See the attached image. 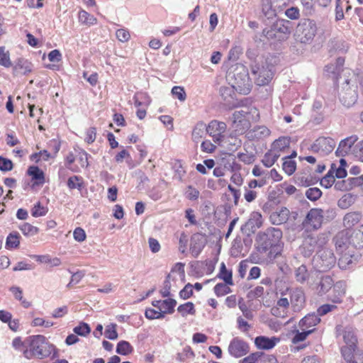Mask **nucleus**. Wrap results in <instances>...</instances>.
<instances>
[{
    "label": "nucleus",
    "mask_w": 363,
    "mask_h": 363,
    "mask_svg": "<svg viewBox=\"0 0 363 363\" xmlns=\"http://www.w3.org/2000/svg\"><path fill=\"white\" fill-rule=\"evenodd\" d=\"M251 70L255 82L259 86L268 84L274 77L273 66L267 62H257L252 65Z\"/></svg>",
    "instance_id": "obj_7"
},
{
    "label": "nucleus",
    "mask_w": 363,
    "mask_h": 363,
    "mask_svg": "<svg viewBox=\"0 0 363 363\" xmlns=\"http://www.w3.org/2000/svg\"><path fill=\"white\" fill-rule=\"evenodd\" d=\"M284 162L282 164V169L284 172L288 175L293 174L296 169V163L295 161L284 158Z\"/></svg>",
    "instance_id": "obj_48"
},
{
    "label": "nucleus",
    "mask_w": 363,
    "mask_h": 363,
    "mask_svg": "<svg viewBox=\"0 0 363 363\" xmlns=\"http://www.w3.org/2000/svg\"><path fill=\"white\" fill-rule=\"evenodd\" d=\"M350 235L351 246L356 248L363 249V225H361L359 228L354 230Z\"/></svg>",
    "instance_id": "obj_28"
},
{
    "label": "nucleus",
    "mask_w": 363,
    "mask_h": 363,
    "mask_svg": "<svg viewBox=\"0 0 363 363\" xmlns=\"http://www.w3.org/2000/svg\"><path fill=\"white\" fill-rule=\"evenodd\" d=\"M317 32L315 23L310 19H304L298 24L295 37L297 41L307 44L312 42Z\"/></svg>",
    "instance_id": "obj_6"
},
{
    "label": "nucleus",
    "mask_w": 363,
    "mask_h": 363,
    "mask_svg": "<svg viewBox=\"0 0 363 363\" xmlns=\"http://www.w3.org/2000/svg\"><path fill=\"white\" fill-rule=\"evenodd\" d=\"M259 113L256 108H245L235 111L231 117V128L237 135L245 133L251 126L252 121L257 120Z\"/></svg>",
    "instance_id": "obj_4"
},
{
    "label": "nucleus",
    "mask_w": 363,
    "mask_h": 363,
    "mask_svg": "<svg viewBox=\"0 0 363 363\" xmlns=\"http://www.w3.org/2000/svg\"><path fill=\"white\" fill-rule=\"evenodd\" d=\"M359 178H352L351 179L346 180H340L337 182H335L334 187L336 190L339 191H347L350 189V183L352 181H358Z\"/></svg>",
    "instance_id": "obj_52"
},
{
    "label": "nucleus",
    "mask_w": 363,
    "mask_h": 363,
    "mask_svg": "<svg viewBox=\"0 0 363 363\" xmlns=\"http://www.w3.org/2000/svg\"><path fill=\"white\" fill-rule=\"evenodd\" d=\"M199 191L192 186H189L185 191V196L189 200H196L199 197Z\"/></svg>",
    "instance_id": "obj_61"
},
{
    "label": "nucleus",
    "mask_w": 363,
    "mask_h": 363,
    "mask_svg": "<svg viewBox=\"0 0 363 363\" xmlns=\"http://www.w3.org/2000/svg\"><path fill=\"white\" fill-rule=\"evenodd\" d=\"M294 275L298 282L304 283L308 279L310 274L306 267L302 264L295 269Z\"/></svg>",
    "instance_id": "obj_33"
},
{
    "label": "nucleus",
    "mask_w": 363,
    "mask_h": 363,
    "mask_svg": "<svg viewBox=\"0 0 363 363\" xmlns=\"http://www.w3.org/2000/svg\"><path fill=\"white\" fill-rule=\"evenodd\" d=\"M134 104L136 107L140 106H148L150 104V99L147 94L138 93L133 97Z\"/></svg>",
    "instance_id": "obj_43"
},
{
    "label": "nucleus",
    "mask_w": 363,
    "mask_h": 363,
    "mask_svg": "<svg viewBox=\"0 0 363 363\" xmlns=\"http://www.w3.org/2000/svg\"><path fill=\"white\" fill-rule=\"evenodd\" d=\"M322 195L321 191L316 187L310 188L306 192V197L311 201H316Z\"/></svg>",
    "instance_id": "obj_58"
},
{
    "label": "nucleus",
    "mask_w": 363,
    "mask_h": 363,
    "mask_svg": "<svg viewBox=\"0 0 363 363\" xmlns=\"http://www.w3.org/2000/svg\"><path fill=\"white\" fill-rule=\"evenodd\" d=\"M238 305L245 318L248 320H252L253 318L252 311L248 308L242 298H240L238 300Z\"/></svg>",
    "instance_id": "obj_51"
},
{
    "label": "nucleus",
    "mask_w": 363,
    "mask_h": 363,
    "mask_svg": "<svg viewBox=\"0 0 363 363\" xmlns=\"http://www.w3.org/2000/svg\"><path fill=\"white\" fill-rule=\"evenodd\" d=\"M10 291L13 294L15 298L21 302L22 306L24 308H27L30 306V303L27 301L26 299H23V291L21 288L18 286H12L10 288Z\"/></svg>",
    "instance_id": "obj_45"
},
{
    "label": "nucleus",
    "mask_w": 363,
    "mask_h": 363,
    "mask_svg": "<svg viewBox=\"0 0 363 363\" xmlns=\"http://www.w3.org/2000/svg\"><path fill=\"white\" fill-rule=\"evenodd\" d=\"M343 339L346 345H349L350 347L357 346V340L354 335V332L352 328H345L343 334Z\"/></svg>",
    "instance_id": "obj_35"
},
{
    "label": "nucleus",
    "mask_w": 363,
    "mask_h": 363,
    "mask_svg": "<svg viewBox=\"0 0 363 363\" xmlns=\"http://www.w3.org/2000/svg\"><path fill=\"white\" fill-rule=\"evenodd\" d=\"M14 69L16 72L19 71L22 74H26L31 72L32 65L27 60H19Z\"/></svg>",
    "instance_id": "obj_46"
},
{
    "label": "nucleus",
    "mask_w": 363,
    "mask_h": 363,
    "mask_svg": "<svg viewBox=\"0 0 363 363\" xmlns=\"http://www.w3.org/2000/svg\"><path fill=\"white\" fill-rule=\"evenodd\" d=\"M177 304V301L172 298H168L162 301L160 311L164 315L166 313L171 314L174 312V308Z\"/></svg>",
    "instance_id": "obj_40"
},
{
    "label": "nucleus",
    "mask_w": 363,
    "mask_h": 363,
    "mask_svg": "<svg viewBox=\"0 0 363 363\" xmlns=\"http://www.w3.org/2000/svg\"><path fill=\"white\" fill-rule=\"evenodd\" d=\"M335 257L332 250L322 248L317 252L313 258V264L319 271H327L335 265Z\"/></svg>",
    "instance_id": "obj_8"
},
{
    "label": "nucleus",
    "mask_w": 363,
    "mask_h": 363,
    "mask_svg": "<svg viewBox=\"0 0 363 363\" xmlns=\"http://www.w3.org/2000/svg\"><path fill=\"white\" fill-rule=\"evenodd\" d=\"M26 342L29 349L26 348L23 354L28 359L33 357L45 359L55 352V347L42 335L30 336L26 340Z\"/></svg>",
    "instance_id": "obj_2"
},
{
    "label": "nucleus",
    "mask_w": 363,
    "mask_h": 363,
    "mask_svg": "<svg viewBox=\"0 0 363 363\" xmlns=\"http://www.w3.org/2000/svg\"><path fill=\"white\" fill-rule=\"evenodd\" d=\"M355 201V196L351 194H344L337 201L338 206L342 209L348 208Z\"/></svg>",
    "instance_id": "obj_37"
},
{
    "label": "nucleus",
    "mask_w": 363,
    "mask_h": 363,
    "mask_svg": "<svg viewBox=\"0 0 363 363\" xmlns=\"http://www.w3.org/2000/svg\"><path fill=\"white\" fill-rule=\"evenodd\" d=\"M261 356V352H256L250 354L240 361V363H259V359Z\"/></svg>",
    "instance_id": "obj_64"
},
{
    "label": "nucleus",
    "mask_w": 363,
    "mask_h": 363,
    "mask_svg": "<svg viewBox=\"0 0 363 363\" xmlns=\"http://www.w3.org/2000/svg\"><path fill=\"white\" fill-rule=\"evenodd\" d=\"M333 166L331 167V169L328 172V173L320 180V184L322 186L328 189L332 186L334 184L335 179V176L333 174Z\"/></svg>",
    "instance_id": "obj_50"
},
{
    "label": "nucleus",
    "mask_w": 363,
    "mask_h": 363,
    "mask_svg": "<svg viewBox=\"0 0 363 363\" xmlns=\"http://www.w3.org/2000/svg\"><path fill=\"white\" fill-rule=\"evenodd\" d=\"M291 294V304L294 311H300L304 306L305 296L303 291L301 289H294L290 292Z\"/></svg>",
    "instance_id": "obj_16"
},
{
    "label": "nucleus",
    "mask_w": 363,
    "mask_h": 363,
    "mask_svg": "<svg viewBox=\"0 0 363 363\" xmlns=\"http://www.w3.org/2000/svg\"><path fill=\"white\" fill-rule=\"evenodd\" d=\"M28 174L33 179L36 180L37 184H43L45 182V175L43 172L37 166L30 167L28 169Z\"/></svg>",
    "instance_id": "obj_30"
},
{
    "label": "nucleus",
    "mask_w": 363,
    "mask_h": 363,
    "mask_svg": "<svg viewBox=\"0 0 363 363\" xmlns=\"http://www.w3.org/2000/svg\"><path fill=\"white\" fill-rule=\"evenodd\" d=\"M328 240L323 234L311 233L304 238L302 247L305 256H310L315 250L324 248Z\"/></svg>",
    "instance_id": "obj_9"
},
{
    "label": "nucleus",
    "mask_w": 363,
    "mask_h": 363,
    "mask_svg": "<svg viewBox=\"0 0 363 363\" xmlns=\"http://www.w3.org/2000/svg\"><path fill=\"white\" fill-rule=\"evenodd\" d=\"M290 143V138L285 136L280 137L273 142L271 150L280 155L281 152H284L286 149L289 147Z\"/></svg>",
    "instance_id": "obj_25"
},
{
    "label": "nucleus",
    "mask_w": 363,
    "mask_h": 363,
    "mask_svg": "<svg viewBox=\"0 0 363 363\" xmlns=\"http://www.w3.org/2000/svg\"><path fill=\"white\" fill-rule=\"evenodd\" d=\"M133 351V347L130 344L125 340L120 341L116 347V352L121 355H128Z\"/></svg>",
    "instance_id": "obj_41"
},
{
    "label": "nucleus",
    "mask_w": 363,
    "mask_h": 363,
    "mask_svg": "<svg viewBox=\"0 0 363 363\" xmlns=\"http://www.w3.org/2000/svg\"><path fill=\"white\" fill-rule=\"evenodd\" d=\"M279 157V155L275 153L270 149L264 154L262 162L266 167H271L277 162Z\"/></svg>",
    "instance_id": "obj_34"
},
{
    "label": "nucleus",
    "mask_w": 363,
    "mask_h": 363,
    "mask_svg": "<svg viewBox=\"0 0 363 363\" xmlns=\"http://www.w3.org/2000/svg\"><path fill=\"white\" fill-rule=\"evenodd\" d=\"M334 281L330 276H323L317 286V293L320 296L325 294L332 288Z\"/></svg>",
    "instance_id": "obj_27"
},
{
    "label": "nucleus",
    "mask_w": 363,
    "mask_h": 363,
    "mask_svg": "<svg viewBox=\"0 0 363 363\" xmlns=\"http://www.w3.org/2000/svg\"><path fill=\"white\" fill-rule=\"evenodd\" d=\"M116 36L122 43L128 42L130 38L129 31L124 28L118 29L116 32Z\"/></svg>",
    "instance_id": "obj_60"
},
{
    "label": "nucleus",
    "mask_w": 363,
    "mask_h": 363,
    "mask_svg": "<svg viewBox=\"0 0 363 363\" xmlns=\"http://www.w3.org/2000/svg\"><path fill=\"white\" fill-rule=\"evenodd\" d=\"M218 278L223 280V281L229 285H233V273L231 270H228L226 269L225 264L224 262L220 264V272L218 274Z\"/></svg>",
    "instance_id": "obj_31"
},
{
    "label": "nucleus",
    "mask_w": 363,
    "mask_h": 363,
    "mask_svg": "<svg viewBox=\"0 0 363 363\" xmlns=\"http://www.w3.org/2000/svg\"><path fill=\"white\" fill-rule=\"evenodd\" d=\"M229 286V284H227L225 282L217 284L213 288L215 294L218 297H220L230 294L232 290Z\"/></svg>",
    "instance_id": "obj_44"
},
{
    "label": "nucleus",
    "mask_w": 363,
    "mask_h": 363,
    "mask_svg": "<svg viewBox=\"0 0 363 363\" xmlns=\"http://www.w3.org/2000/svg\"><path fill=\"white\" fill-rule=\"evenodd\" d=\"M205 131H206V126L204 123L196 124L192 131V140L195 143H199L205 135Z\"/></svg>",
    "instance_id": "obj_38"
},
{
    "label": "nucleus",
    "mask_w": 363,
    "mask_h": 363,
    "mask_svg": "<svg viewBox=\"0 0 363 363\" xmlns=\"http://www.w3.org/2000/svg\"><path fill=\"white\" fill-rule=\"evenodd\" d=\"M282 238V231L277 228H267L264 233L258 234L256 242V249L259 257L252 255L255 263L269 264L280 254L278 244Z\"/></svg>",
    "instance_id": "obj_1"
},
{
    "label": "nucleus",
    "mask_w": 363,
    "mask_h": 363,
    "mask_svg": "<svg viewBox=\"0 0 363 363\" xmlns=\"http://www.w3.org/2000/svg\"><path fill=\"white\" fill-rule=\"evenodd\" d=\"M177 311L183 317H186L188 315H194L196 314V309L192 302H186L184 304L180 305L177 308Z\"/></svg>",
    "instance_id": "obj_36"
},
{
    "label": "nucleus",
    "mask_w": 363,
    "mask_h": 363,
    "mask_svg": "<svg viewBox=\"0 0 363 363\" xmlns=\"http://www.w3.org/2000/svg\"><path fill=\"white\" fill-rule=\"evenodd\" d=\"M362 215L359 211H351L346 213L342 219V224L347 231L352 230L362 220Z\"/></svg>",
    "instance_id": "obj_18"
},
{
    "label": "nucleus",
    "mask_w": 363,
    "mask_h": 363,
    "mask_svg": "<svg viewBox=\"0 0 363 363\" xmlns=\"http://www.w3.org/2000/svg\"><path fill=\"white\" fill-rule=\"evenodd\" d=\"M117 325L111 323L106 327L105 336L109 340H116L118 338V333L116 331Z\"/></svg>",
    "instance_id": "obj_54"
},
{
    "label": "nucleus",
    "mask_w": 363,
    "mask_h": 363,
    "mask_svg": "<svg viewBox=\"0 0 363 363\" xmlns=\"http://www.w3.org/2000/svg\"><path fill=\"white\" fill-rule=\"evenodd\" d=\"M20 230L22 233L26 236H33L36 235L39 229L38 228L28 223H25L20 226Z\"/></svg>",
    "instance_id": "obj_47"
},
{
    "label": "nucleus",
    "mask_w": 363,
    "mask_h": 363,
    "mask_svg": "<svg viewBox=\"0 0 363 363\" xmlns=\"http://www.w3.org/2000/svg\"><path fill=\"white\" fill-rule=\"evenodd\" d=\"M228 352L233 357L238 358L245 355L249 352V345L244 340L235 337L229 344Z\"/></svg>",
    "instance_id": "obj_13"
},
{
    "label": "nucleus",
    "mask_w": 363,
    "mask_h": 363,
    "mask_svg": "<svg viewBox=\"0 0 363 363\" xmlns=\"http://www.w3.org/2000/svg\"><path fill=\"white\" fill-rule=\"evenodd\" d=\"M79 21L86 26H93L97 23V19L93 15L84 10H81L78 13Z\"/></svg>",
    "instance_id": "obj_32"
},
{
    "label": "nucleus",
    "mask_w": 363,
    "mask_h": 363,
    "mask_svg": "<svg viewBox=\"0 0 363 363\" xmlns=\"http://www.w3.org/2000/svg\"><path fill=\"white\" fill-rule=\"evenodd\" d=\"M20 244V235L18 233H10L6 241V247L8 249L17 248Z\"/></svg>",
    "instance_id": "obj_42"
},
{
    "label": "nucleus",
    "mask_w": 363,
    "mask_h": 363,
    "mask_svg": "<svg viewBox=\"0 0 363 363\" xmlns=\"http://www.w3.org/2000/svg\"><path fill=\"white\" fill-rule=\"evenodd\" d=\"M290 21L279 20L272 27L271 30H268L266 33L267 36L272 37L270 33H279L287 36L290 34L291 28L290 27Z\"/></svg>",
    "instance_id": "obj_22"
},
{
    "label": "nucleus",
    "mask_w": 363,
    "mask_h": 363,
    "mask_svg": "<svg viewBox=\"0 0 363 363\" xmlns=\"http://www.w3.org/2000/svg\"><path fill=\"white\" fill-rule=\"evenodd\" d=\"M289 210L286 207H281L271 213L269 219L274 225H281L289 220Z\"/></svg>",
    "instance_id": "obj_20"
},
{
    "label": "nucleus",
    "mask_w": 363,
    "mask_h": 363,
    "mask_svg": "<svg viewBox=\"0 0 363 363\" xmlns=\"http://www.w3.org/2000/svg\"><path fill=\"white\" fill-rule=\"evenodd\" d=\"M194 356V352L190 347H186L183 349L182 352L178 353L177 359L180 362H184L188 358H191Z\"/></svg>",
    "instance_id": "obj_59"
},
{
    "label": "nucleus",
    "mask_w": 363,
    "mask_h": 363,
    "mask_svg": "<svg viewBox=\"0 0 363 363\" xmlns=\"http://www.w3.org/2000/svg\"><path fill=\"white\" fill-rule=\"evenodd\" d=\"M205 246L204 239L200 235H194L191 239L190 251L193 257H197Z\"/></svg>",
    "instance_id": "obj_26"
},
{
    "label": "nucleus",
    "mask_w": 363,
    "mask_h": 363,
    "mask_svg": "<svg viewBox=\"0 0 363 363\" xmlns=\"http://www.w3.org/2000/svg\"><path fill=\"white\" fill-rule=\"evenodd\" d=\"M227 125L225 123L213 120L206 126V132L213 138L215 143H220L225 138Z\"/></svg>",
    "instance_id": "obj_11"
},
{
    "label": "nucleus",
    "mask_w": 363,
    "mask_h": 363,
    "mask_svg": "<svg viewBox=\"0 0 363 363\" xmlns=\"http://www.w3.org/2000/svg\"><path fill=\"white\" fill-rule=\"evenodd\" d=\"M67 186L70 189H77L81 190L83 187V181L79 176H72L68 179Z\"/></svg>",
    "instance_id": "obj_49"
},
{
    "label": "nucleus",
    "mask_w": 363,
    "mask_h": 363,
    "mask_svg": "<svg viewBox=\"0 0 363 363\" xmlns=\"http://www.w3.org/2000/svg\"><path fill=\"white\" fill-rule=\"evenodd\" d=\"M229 80L233 88L238 92L247 95L251 90V82L245 67L242 65L237 66L233 72L228 74Z\"/></svg>",
    "instance_id": "obj_5"
},
{
    "label": "nucleus",
    "mask_w": 363,
    "mask_h": 363,
    "mask_svg": "<svg viewBox=\"0 0 363 363\" xmlns=\"http://www.w3.org/2000/svg\"><path fill=\"white\" fill-rule=\"evenodd\" d=\"M74 332L81 336H86L91 332V328L87 323H82L74 328Z\"/></svg>",
    "instance_id": "obj_56"
},
{
    "label": "nucleus",
    "mask_w": 363,
    "mask_h": 363,
    "mask_svg": "<svg viewBox=\"0 0 363 363\" xmlns=\"http://www.w3.org/2000/svg\"><path fill=\"white\" fill-rule=\"evenodd\" d=\"M356 347H350L349 345L343 346L341 349L342 355L344 359L347 363H357L356 360H354V354L359 357L360 353L356 352ZM361 354H362L361 352Z\"/></svg>",
    "instance_id": "obj_29"
},
{
    "label": "nucleus",
    "mask_w": 363,
    "mask_h": 363,
    "mask_svg": "<svg viewBox=\"0 0 363 363\" xmlns=\"http://www.w3.org/2000/svg\"><path fill=\"white\" fill-rule=\"evenodd\" d=\"M314 331V329L312 330H306L302 332L296 331L295 335L292 338V342L294 344H297L300 342L304 341L306 337L311 334Z\"/></svg>",
    "instance_id": "obj_53"
},
{
    "label": "nucleus",
    "mask_w": 363,
    "mask_h": 363,
    "mask_svg": "<svg viewBox=\"0 0 363 363\" xmlns=\"http://www.w3.org/2000/svg\"><path fill=\"white\" fill-rule=\"evenodd\" d=\"M13 167L11 160L0 156V170L3 172L11 171Z\"/></svg>",
    "instance_id": "obj_62"
},
{
    "label": "nucleus",
    "mask_w": 363,
    "mask_h": 363,
    "mask_svg": "<svg viewBox=\"0 0 363 363\" xmlns=\"http://www.w3.org/2000/svg\"><path fill=\"white\" fill-rule=\"evenodd\" d=\"M357 84L363 88V73L349 72L347 78L342 84L340 100L346 107L352 106L357 101Z\"/></svg>",
    "instance_id": "obj_3"
},
{
    "label": "nucleus",
    "mask_w": 363,
    "mask_h": 363,
    "mask_svg": "<svg viewBox=\"0 0 363 363\" xmlns=\"http://www.w3.org/2000/svg\"><path fill=\"white\" fill-rule=\"evenodd\" d=\"M358 138L357 135H351L342 140L338 145V147L336 150V154L338 156H344L348 154L354 145V144L357 142Z\"/></svg>",
    "instance_id": "obj_21"
},
{
    "label": "nucleus",
    "mask_w": 363,
    "mask_h": 363,
    "mask_svg": "<svg viewBox=\"0 0 363 363\" xmlns=\"http://www.w3.org/2000/svg\"><path fill=\"white\" fill-rule=\"evenodd\" d=\"M338 252L340 255L338 260V265L340 269H348L357 263L359 255L356 254L354 247L347 246L345 250Z\"/></svg>",
    "instance_id": "obj_10"
},
{
    "label": "nucleus",
    "mask_w": 363,
    "mask_h": 363,
    "mask_svg": "<svg viewBox=\"0 0 363 363\" xmlns=\"http://www.w3.org/2000/svg\"><path fill=\"white\" fill-rule=\"evenodd\" d=\"M336 143L331 138H318L311 145V150L321 155L330 153L335 148Z\"/></svg>",
    "instance_id": "obj_12"
},
{
    "label": "nucleus",
    "mask_w": 363,
    "mask_h": 363,
    "mask_svg": "<svg viewBox=\"0 0 363 363\" xmlns=\"http://www.w3.org/2000/svg\"><path fill=\"white\" fill-rule=\"evenodd\" d=\"M320 321V318H319L318 315L312 313V314H308V315H306L304 318H303L299 321L298 325L302 330H311L310 329L311 328L314 327L318 323H319Z\"/></svg>",
    "instance_id": "obj_24"
},
{
    "label": "nucleus",
    "mask_w": 363,
    "mask_h": 363,
    "mask_svg": "<svg viewBox=\"0 0 363 363\" xmlns=\"http://www.w3.org/2000/svg\"><path fill=\"white\" fill-rule=\"evenodd\" d=\"M323 220V209L312 208L306 216V223L314 229L320 228Z\"/></svg>",
    "instance_id": "obj_15"
},
{
    "label": "nucleus",
    "mask_w": 363,
    "mask_h": 363,
    "mask_svg": "<svg viewBox=\"0 0 363 363\" xmlns=\"http://www.w3.org/2000/svg\"><path fill=\"white\" fill-rule=\"evenodd\" d=\"M335 246L337 252L345 250L347 246H351V240L349 231L339 233L335 238Z\"/></svg>",
    "instance_id": "obj_23"
},
{
    "label": "nucleus",
    "mask_w": 363,
    "mask_h": 363,
    "mask_svg": "<svg viewBox=\"0 0 363 363\" xmlns=\"http://www.w3.org/2000/svg\"><path fill=\"white\" fill-rule=\"evenodd\" d=\"M277 7H278V9H279V11L281 10V6L280 5H276V6H272L269 2H268V1L267 0V3H263L262 4V12L264 13V14L268 18H273L274 16H277Z\"/></svg>",
    "instance_id": "obj_39"
},
{
    "label": "nucleus",
    "mask_w": 363,
    "mask_h": 363,
    "mask_svg": "<svg viewBox=\"0 0 363 363\" xmlns=\"http://www.w3.org/2000/svg\"><path fill=\"white\" fill-rule=\"evenodd\" d=\"M145 317L150 320L163 318V313L153 308H147L145 313Z\"/></svg>",
    "instance_id": "obj_57"
},
{
    "label": "nucleus",
    "mask_w": 363,
    "mask_h": 363,
    "mask_svg": "<svg viewBox=\"0 0 363 363\" xmlns=\"http://www.w3.org/2000/svg\"><path fill=\"white\" fill-rule=\"evenodd\" d=\"M47 208L40 205V203H38L32 208L31 213L33 217L43 216L47 213Z\"/></svg>",
    "instance_id": "obj_63"
},
{
    "label": "nucleus",
    "mask_w": 363,
    "mask_h": 363,
    "mask_svg": "<svg viewBox=\"0 0 363 363\" xmlns=\"http://www.w3.org/2000/svg\"><path fill=\"white\" fill-rule=\"evenodd\" d=\"M281 339L278 337H267L257 336L255 339V345L258 350H269L273 349L279 342Z\"/></svg>",
    "instance_id": "obj_14"
},
{
    "label": "nucleus",
    "mask_w": 363,
    "mask_h": 363,
    "mask_svg": "<svg viewBox=\"0 0 363 363\" xmlns=\"http://www.w3.org/2000/svg\"><path fill=\"white\" fill-rule=\"evenodd\" d=\"M333 289L330 300L335 303H340L346 294V283L344 281H339L333 284Z\"/></svg>",
    "instance_id": "obj_19"
},
{
    "label": "nucleus",
    "mask_w": 363,
    "mask_h": 363,
    "mask_svg": "<svg viewBox=\"0 0 363 363\" xmlns=\"http://www.w3.org/2000/svg\"><path fill=\"white\" fill-rule=\"evenodd\" d=\"M270 130L265 125H257L247 133V137L251 140H260L268 138Z\"/></svg>",
    "instance_id": "obj_17"
},
{
    "label": "nucleus",
    "mask_w": 363,
    "mask_h": 363,
    "mask_svg": "<svg viewBox=\"0 0 363 363\" xmlns=\"http://www.w3.org/2000/svg\"><path fill=\"white\" fill-rule=\"evenodd\" d=\"M0 65L5 67H9L11 65L9 53L4 47L0 48Z\"/></svg>",
    "instance_id": "obj_55"
}]
</instances>
